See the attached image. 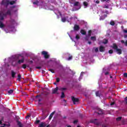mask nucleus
<instances>
[{"mask_svg":"<svg viewBox=\"0 0 127 127\" xmlns=\"http://www.w3.org/2000/svg\"><path fill=\"white\" fill-rule=\"evenodd\" d=\"M6 15H11V10H9L6 13L4 14L3 11H1L0 12V28H1L6 33H11L15 31V28L14 27H11L10 25H5L2 22V20L4 19V17Z\"/></svg>","mask_w":127,"mask_h":127,"instance_id":"obj_1","label":"nucleus"},{"mask_svg":"<svg viewBox=\"0 0 127 127\" xmlns=\"http://www.w3.org/2000/svg\"><path fill=\"white\" fill-rule=\"evenodd\" d=\"M8 61L12 66H16L17 64L23 63V62H24V58L20 55H17L16 56H13L11 58H9Z\"/></svg>","mask_w":127,"mask_h":127,"instance_id":"obj_2","label":"nucleus"},{"mask_svg":"<svg viewBox=\"0 0 127 127\" xmlns=\"http://www.w3.org/2000/svg\"><path fill=\"white\" fill-rule=\"evenodd\" d=\"M34 0H32V1L34 5L39 6V8H44L47 9V4L42 2H38V1H34Z\"/></svg>","mask_w":127,"mask_h":127,"instance_id":"obj_3","label":"nucleus"},{"mask_svg":"<svg viewBox=\"0 0 127 127\" xmlns=\"http://www.w3.org/2000/svg\"><path fill=\"white\" fill-rule=\"evenodd\" d=\"M76 19H77V17H75L74 18L70 17L68 19L67 16L62 17V21L63 22H65V21H67V22H71V21H74V20H76Z\"/></svg>","mask_w":127,"mask_h":127,"instance_id":"obj_4","label":"nucleus"},{"mask_svg":"<svg viewBox=\"0 0 127 127\" xmlns=\"http://www.w3.org/2000/svg\"><path fill=\"white\" fill-rule=\"evenodd\" d=\"M16 0H2L1 4H14Z\"/></svg>","mask_w":127,"mask_h":127,"instance_id":"obj_5","label":"nucleus"},{"mask_svg":"<svg viewBox=\"0 0 127 127\" xmlns=\"http://www.w3.org/2000/svg\"><path fill=\"white\" fill-rule=\"evenodd\" d=\"M112 48H113L114 50H116L118 54H122V50L118 49V46H117V45H116V44H113Z\"/></svg>","mask_w":127,"mask_h":127,"instance_id":"obj_6","label":"nucleus"},{"mask_svg":"<svg viewBox=\"0 0 127 127\" xmlns=\"http://www.w3.org/2000/svg\"><path fill=\"white\" fill-rule=\"evenodd\" d=\"M73 5L74 7H77L76 9H75V10H78V9H80V8H81V4H80V3L79 2H74Z\"/></svg>","mask_w":127,"mask_h":127,"instance_id":"obj_7","label":"nucleus"},{"mask_svg":"<svg viewBox=\"0 0 127 127\" xmlns=\"http://www.w3.org/2000/svg\"><path fill=\"white\" fill-rule=\"evenodd\" d=\"M58 90H62V91H63L65 90V88H59L58 87H56L55 89H53V94H58Z\"/></svg>","mask_w":127,"mask_h":127,"instance_id":"obj_8","label":"nucleus"},{"mask_svg":"<svg viewBox=\"0 0 127 127\" xmlns=\"http://www.w3.org/2000/svg\"><path fill=\"white\" fill-rule=\"evenodd\" d=\"M42 54L44 56L45 58H49V55H48V53H47V52L43 51L42 52Z\"/></svg>","mask_w":127,"mask_h":127,"instance_id":"obj_9","label":"nucleus"},{"mask_svg":"<svg viewBox=\"0 0 127 127\" xmlns=\"http://www.w3.org/2000/svg\"><path fill=\"white\" fill-rule=\"evenodd\" d=\"M72 101L73 102V104H76V103H78L79 102V99L76 98L74 97H71Z\"/></svg>","mask_w":127,"mask_h":127,"instance_id":"obj_10","label":"nucleus"},{"mask_svg":"<svg viewBox=\"0 0 127 127\" xmlns=\"http://www.w3.org/2000/svg\"><path fill=\"white\" fill-rule=\"evenodd\" d=\"M55 12L56 14L57 15L58 18H59V15L60 16H62L61 13L60 12V11H59L58 10H56V11H55Z\"/></svg>","mask_w":127,"mask_h":127,"instance_id":"obj_11","label":"nucleus"},{"mask_svg":"<svg viewBox=\"0 0 127 127\" xmlns=\"http://www.w3.org/2000/svg\"><path fill=\"white\" fill-rule=\"evenodd\" d=\"M99 50L100 52H103V51H105V48L103 46H101L99 48Z\"/></svg>","mask_w":127,"mask_h":127,"instance_id":"obj_12","label":"nucleus"},{"mask_svg":"<svg viewBox=\"0 0 127 127\" xmlns=\"http://www.w3.org/2000/svg\"><path fill=\"white\" fill-rule=\"evenodd\" d=\"M27 67H29V65L26 64H23L22 65V68H23V69L26 68Z\"/></svg>","mask_w":127,"mask_h":127,"instance_id":"obj_13","label":"nucleus"},{"mask_svg":"<svg viewBox=\"0 0 127 127\" xmlns=\"http://www.w3.org/2000/svg\"><path fill=\"white\" fill-rule=\"evenodd\" d=\"M73 28L74 30H79V26L75 25Z\"/></svg>","mask_w":127,"mask_h":127,"instance_id":"obj_14","label":"nucleus"},{"mask_svg":"<svg viewBox=\"0 0 127 127\" xmlns=\"http://www.w3.org/2000/svg\"><path fill=\"white\" fill-rule=\"evenodd\" d=\"M90 39L92 41H96V36H92V37H91Z\"/></svg>","mask_w":127,"mask_h":127,"instance_id":"obj_15","label":"nucleus"},{"mask_svg":"<svg viewBox=\"0 0 127 127\" xmlns=\"http://www.w3.org/2000/svg\"><path fill=\"white\" fill-rule=\"evenodd\" d=\"M45 127V123H40L39 125V127Z\"/></svg>","mask_w":127,"mask_h":127,"instance_id":"obj_16","label":"nucleus"},{"mask_svg":"<svg viewBox=\"0 0 127 127\" xmlns=\"http://www.w3.org/2000/svg\"><path fill=\"white\" fill-rule=\"evenodd\" d=\"M9 127V123H6V124H4L3 126H1V127Z\"/></svg>","mask_w":127,"mask_h":127,"instance_id":"obj_17","label":"nucleus"},{"mask_svg":"<svg viewBox=\"0 0 127 127\" xmlns=\"http://www.w3.org/2000/svg\"><path fill=\"white\" fill-rule=\"evenodd\" d=\"M84 72H81L80 74V76L79 78V80L80 81V80H81V79H82V77L83 76V75H84Z\"/></svg>","mask_w":127,"mask_h":127,"instance_id":"obj_18","label":"nucleus"},{"mask_svg":"<svg viewBox=\"0 0 127 127\" xmlns=\"http://www.w3.org/2000/svg\"><path fill=\"white\" fill-rule=\"evenodd\" d=\"M83 5L84 6V7L86 8L87 7V6H88V3H87V2L84 1L83 2Z\"/></svg>","mask_w":127,"mask_h":127,"instance_id":"obj_19","label":"nucleus"},{"mask_svg":"<svg viewBox=\"0 0 127 127\" xmlns=\"http://www.w3.org/2000/svg\"><path fill=\"white\" fill-rule=\"evenodd\" d=\"M81 34L85 35V34H86V31L84 30H81Z\"/></svg>","mask_w":127,"mask_h":127,"instance_id":"obj_20","label":"nucleus"},{"mask_svg":"<svg viewBox=\"0 0 127 127\" xmlns=\"http://www.w3.org/2000/svg\"><path fill=\"white\" fill-rule=\"evenodd\" d=\"M103 43H104V44H107V43H108V40L107 39L103 40Z\"/></svg>","mask_w":127,"mask_h":127,"instance_id":"obj_21","label":"nucleus"},{"mask_svg":"<svg viewBox=\"0 0 127 127\" xmlns=\"http://www.w3.org/2000/svg\"><path fill=\"white\" fill-rule=\"evenodd\" d=\"M53 115H54V113H52L50 117H49V120H51V119H52L53 117Z\"/></svg>","mask_w":127,"mask_h":127,"instance_id":"obj_22","label":"nucleus"},{"mask_svg":"<svg viewBox=\"0 0 127 127\" xmlns=\"http://www.w3.org/2000/svg\"><path fill=\"white\" fill-rule=\"evenodd\" d=\"M12 93H13V90H10L8 91V93L9 94V95H10V94H12Z\"/></svg>","mask_w":127,"mask_h":127,"instance_id":"obj_23","label":"nucleus"},{"mask_svg":"<svg viewBox=\"0 0 127 127\" xmlns=\"http://www.w3.org/2000/svg\"><path fill=\"white\" fill-rule=\"evenodd\" d=\"M18 9V7L17 6H15L12 9V10H17Z\"/></svg>","mask_w":127,"mask_h":127,"instance_id":"obj_24","label":"nucleus"},{"mask_svg":"<svg viewBox=\"0 0 127 127\" xmlns=\"http://www.w3.org/2000/svg\"><path fill=\"white\" fill-rule=\"evenodd\" d=\"M80 39V36H79L78 35H76L75 36V39H77V40H78V39Z\"/></svg>","mask_w":127,"mask_h":127,"instance_id":"obj_25","label":"nucleus"},{"mask_svg":"<svg viewBox=\"0 0 127 127\" xmlns=\"http://www.w3.org/2000/svg\"><path fill=\"white\" fill-rule=\"evenodd\" d=\"M93 49L95 50V52H98V51H99V49L98 48H94Z\"/></svg>","mask_w":127,"mask_h":127,"instance_id":"obj_26","label":"nucleus"},{"mask_svg":"<svg viewBox=\"0 0 127 127\" xmlns=\"http://www.w3.org/2000/svg\"><path fill=\"white\" fill-rule=\"evenodd\" d=\"M96 96L97 97H99L100 96V93H99V91H97L96 92Z\"/></svg>","mask_w":127,"mask_h":127,"instance_id":"obj_27","label":"nucleus"},{"mask_svg":"<svg viewBox=\"0 0 127 127\" xmlns=\"http://www.w3.org/2000/svg\"><path fill=\"white\" fill-rule=\"evenodd\" d=\"M15 75V72H13V71H12V77L13 78L14 77V75Z\"/></svg>","mask_w":127,"mask_h":127,"instance_id":"obj_28","label":"nucleus"},{"mask_svg":"<svg viewBox=\"0 0 127 127\" xmlns=\"http://www.w3.org/2000/svg\"><path fill=\"white\" fill-rule=\"evenodd\" d=\"M76 1V0H69V2H70V3H73V2H75Z\"/></svg>","mask_w":127,"mask_h":127,"instance_id":"obj_29","label":"nucleus"},{"mask_svg":"<svg viewBox=\"0 0 127 127\" xmlns=\"http://www.w3.org/2000/svg\"><path fill=\"white\" fill-rule=\"evenodd\" d=\"M64 97H65V94H64V93H62V95L61 96V98H64Z\"/></svg>","mask_w":127,"mask_h":127,"instance_id":"obj_30","label":"nucleus"},{"mask_svg":"<svg viewBox=\"0 0 127 127\" xmlns=\"http://www.w3.org/2000/svg\"><path fill=\"white\" fill-rule=\"evenodd\" d=\"M111 25H115V22L114 21H111L110 22Z\"/></svg>","mask_w":127,"mask_h":127,"instance_id":"obj_31","label":"nucleus"},{"mask_svg":"<svg viewBox=\"0 0 127 127\" xmlns=\"http://www.w3.org/2000/svg\"><path fill=\"white\" fill-rule=\"evenodd\" d=\"M21 78V76H20V75H18V80H19V81H20V79Z\"/></svg>","mask_w":127,"mask_h":127,"instance_id":"obj_32","label":"nucleus"},{"mask_svg":"<svg viewBox=\"0 0 127 127\" xmlns=\"http://www.w3.org/2000/svg\"><path fill=\"white\" fill-rule=\"evenodd\" d=\"M109 53H110V54H113V50H110L109 51Z\"/></svg>","mask_w":127,"mask_h":127,"instance_id":"obj_33","label":"nucleus"},{"mask_svg":"<svg viewBox=\"0 0 127 127\" xmlns=\"http://www.w3.org/2000/svg\"><path fill=\"white\" fill-rule=\"evenodd\" d=\"M121 120H122V117L117 118V121H121Z\"/></svg>","mask_w":127,"mask_h":127,"instance_id":"obj_34","label":"nucleus"},{"mask_svg":"<svg viewBox=\"0 0 127 127\" xmlns=\"http://www.w3.org/2000/svg\"><path fill=\"white\" fill-rule=\"evenodd\" d=\"M60 79L59 78H57V79H56V82H60Z\"/></svg>","mask_w":127,"mask_h":127,"instance_id":"obj_35","label":"nucleus"},{"mask_svg":"<svg viewBox=\"0 0 127 127\" xmlns=\"http://www.w3.org/2000/svg\"><path fill=\"white\" fill-rule=\"evenodd\" d=\"M123 32H124V33H127V29L124 30Z\"/></svg>","mask_w":127,"mask_h":127,"instance_id":"obj_36","label":"nucleus"},{"mask_svg":"<svg viewBox=\"0 0 127 127\" xmlns=\"http://www.w3.org/2000/svg\"><path fill=\"white\" fill-rule=\"evenodd\" d=\"M72 60V56L69 57V58L67 59V60Z\"/></svg>","mask_w":127,"mask_h":127,"instance_id":"obj_37","label":"nucleus"},{"mask_svg":"<svg viewBox=\"0 0 127 127\" xmlns=\"http://www.w3.org/2000/svg\"><path fill=\"white\" fill-rule=\"evenodd\" d=\"M124 77H127V73H125L124 74Z\"/></svg>","mask_w":127,"mask_h":127,"instance_id":"obj_38","label":"nucleus"},{"mask_svg":"<svg viewBox=\"0 0 127 127\" xmlns=\"http://www.w3.org/2000/svg\"><path fill=\"white\" fill-rule=\"evenodd\" d=\"M100 19V20H102L103 19H105V17H101Z\"/></svg>","mask_w":127,"mask_h":127,"instance_id":"obj_39","label":"nucleus"},{"mask_svg":"<svg viewBox=\"0 0 127 127\" xmlns=\"http://www.w3.org/2000/svg\"><path fill=\"white\" fill-rule=\"evenodd\" d=\"M95 3H100V1H99V0H96V1H95Z\"/></svg>","mask_w":127,"mask_h":127,"instance_id":"obj_40","label":"nucleus"},{"mask_svg":"<svg viewBox=\"0 0 127 127\" xmlns=\"http://www.w3.org/2000/svg\"><path fill=\"white\" fill-rule=\"evenodd\" d=\"M91 32H92V31L91 30L88 31L89 36H90V35H91V34H90Z\"/></svg>","mask_w":127,"mask_h":127,"instance_id":"obj_41","label":"nucleus"},{"mask_svg":"<svg viewBox=\"0 0 127 127\" xmlns=\"http://www.w3.org/2000/svg\"><path fill=\"white\" fill-rule=\"evenodd\" d=\"M18 125H19V127H21V123H20V122L18 123Z\"/></svg>","mask_w":127,"mask_h":127,"instance_id":"obj_42","label":"nucleus"},{"mask_svg":"<svg viewBox=\"0 0 127 127\" xmlns=\"http://www.w3.org/2000/svg\"><path fill=\"white\" fill-rule=\"evenodd\" d=\"M113 105H115V102L111 103V105L113 106Z\"/></svg>","mask_w":127,"mask_h":127,"instance_id":"obj_43","label":"nucleus"},{"mask_svg":"<svg viewBox=\"0 0 127 127\" xmlns=\"http://www.w3.org/2000/svg\"><path fill=\"white\" fill-rule=\"evenodd\" d=\"M78 121H77V120H75V121H74V124H77V122Z\"/></svg>","mask_w":127,"mask_h":127,"instance_id":"obj_44","label":"nucleus"},{"mask_svg":"<svg viewBox=\"0 0 127 127\" xmlns=\"http://www.w3.org/2000/svg\"><path fill=\"white\" fill-rule=\"evenodd\" d=\"M50 71H51V72H52V73H54V71L52 69H50Z\"/></svg>","mask_w":127,"mask_h":127,"instance_id":"obj_45","label":"nucleus"},{"mask_svg":"<svg viewBox=\"0 0 127 127\" xmlns=\"http://www.w3.org/2000/svg\"><path fill=\"white\" fill-rule=\"evenodd\" d=\"M29 117H30V115H28V116L26 117V119H28V118H29Z\"/></svg>","mask_w":127,"mask_h":127,"instance_id":"obj_46","label":"nucleus"},{"mask_svg":"<svg viewBox=\"0 0 127 127\" xmlns=\"http://www.w3.org/2000/svg\"><path fill=\"white\" fill-rule=\"evenodd\" d=\"M121 42H122V43H125V41L122 40V41H121Z\"/></svg>","mask_w":127,"mask_h":127,"instance_id":"obj_47","label":"nucleus"},{"mask_svg":"<svg viewBox=\"0 0 127 127\" xmlns=\"http://www.w3.org/2000/svg\"><path fill=\"white\" fill-rule=\"evenodd\" d=\"M125 101H126V103H127V97H126V98H125Z\"/></svg>","mask_w":127,"mask_h":127,"instance_id":"obj_48","label":"nucleus"},{"mask_svg":"<svg viewBox=\"0 0 127 127\" xmlns=\"http://www.w3.org/2000/svg\"><path fill=\"white\" fill-rule=\"evenodd\" d=\"M101 1H107V0H101Z\"/></svg>","mask_w":127,"mask_h":127,"instance_id":"obj_49","label":"nucleus"},{"mask_svg":"<svg viewBox=\"0 0 127 127\" xmlns=\"http://www.w3.org/2000/svg\"><path fill=\"white\" fill-rule=\"evenodd\" d=\"M125 38H127V35H125V36H124Z\"/></svg>","mask_w":127,"mask_h":127,"instance_id":"obj_50","label":"nucleus"},{"mask_svg":"<svg viewBox=\"0 0 127 127\" xmlns=\"http://www.w3.org/2000/svg\"><path fill=\"white\" fill-rule=\"evenodd\" d=\"M125 43V45H127V41Z\"/></svg>","mask_w":127,"mask_h":127,"instance_id":"obj_51","label":"nucleus"},{"mask_svg":"<svg viewBox=\"0 0 127 127\" xmlns=\"http://www.w3.org/2000/svg\"><path fill=\"white\" fill-rule=\"evenodd\" d=\"M92 43L91 42H88V44H91Z\"/></svg>","mask_w":127,"mask_h":127,"instance_id":"obj_52","label":"nucleus"},{"mask_svg":"<svg viewBox=\"0 0 127 127\" xmlns=\"http://www.w3.org/2000/svg\"><path fill=\"white\" fill-rule=\"evenodd\" d=\"M108 74H109V72H106L105 73V75H108Z\"/></svg>","mask_w":127,"mask_h":127,"instance_id":"obj_53","label":"nucleus"},{"mask_svg":"<svg viewBox=\"0 0 127 127\" xmlns=\"http://www.w3.org/2000/svg\"><path fill=\"white\" fill-rule=\"evenodd\" d=\"M37 69H40V67H37Z\"/></svg>","mask_w":127,"mask_h":127,"instance_id":"obj_54","label":"nucleus"},{"mask_svg":"<svg viewBox=\"0 0 127 127\" xmlns=\"http://www.w3.org/2000/svg\"><path fill=\"white\" fill-rule=\"evenodd\" d=\"M1 124V121H0V125Z\"/></svg>","mask_w":127,"mask_h":127,"instance_id":"obj_55","label":"nucleus"},{"mask_svg":"<svg viewBox=\"0 0 127 127\" xmlns=\"http://www.w3.org/2000/svg\"><path fill=\"white\" fill-rule=\"evenodd\" d=\"M67 127H71V126H68Z\"/></svg>","mask_w":127,"mask_h":127,"instance_id":"obj_56","label":"nucleus"},{"mask_svg":"<svg viewBox=\"0 0 127 127\" xmlns=\"http://www.w3.org/2000/svg\"><path fill=\"white\" fill-rule=\"evenodd\" d=\"M108 12H108V11H106V13H108Z\"/></svg>","mask_w":127,"mask_h":127,"instance_id":"obj_57","label":"nucleus"},{"mask_svg":"<svg viewBox=\"0 0 127 127\" xmlns=\"http://www.w3.org/2000/svg\"><path fill=\"white\" fill-rule=\"evenodd\" d=\"M105 17H107V15H105Z\"/></svg>","mask_w":127,"mask_h":127,"instance_id":"obj_58","label":"nucleus"},{"mask_svg":"<svg viewBox=\"0 0 127 127\" xmlns=\"http://www.w3.org/2000/svg\"><path fill=\"white\" fill-rule=\"evenodd\" d=\"M77 127H80V126H77Z\"/></svg>","mask_w":127,"mask_h":127,"instance_id":"obj_59","label":"nucleus"},{"mask_svg":"<svg viewBox=\"0 0 127 127\" xmlns=\"http://www.w3.org/2000/svg\"><path fill=\"white\" fill-rule=\"evenodd\" d=\"M38 96H37L36 97V98H37Z\"/></svg>","mask_w":127,"mask_h":127,"instance_id":"obj_60","label":"nucleus"},{"mask_svg":"<svg viewBox=\"0 0 127 127\" xmlns=\"http://www.w3.org/2000/svg\"><path fill=\"white\" fill-rule=\"evenodd\" d=\"M110 78H112V76H110Z\"/></svg>","mask_w":127,"mask_h":127,"instance_id":"obj_61","label":"nucleus"}]
</instances>
